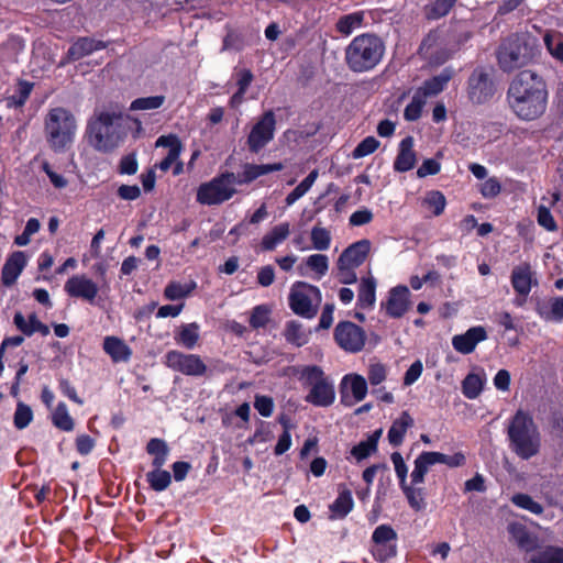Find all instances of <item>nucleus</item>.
<instances>
[{"instance_id": "obj_1", "label": "nucleus", "mask_w": 563, "mask_h": 563, "mask_svg": "<svg viewBox=\"0 0 563 563\" xmlns=\"http://www.w3.org/2000/svg\"><path fill=\"white\" fill-rule=\"evenodd\" d=\"M547 85L531 69L520 71L510 82L507 99L515 114L522 120L539 118L547 107Z\"/></svg>"}, {"instance_id": "obj_4", "label": "nucleus", "mask_w": 563, "mask_h": 563, "mask_svg": "<svg viewBox=\"0 0 563 563\" xmlns=\"http://www.w3.org/2000/svg\"><path fill=\"white\" fill-rule=\"evenodd\" d=\"M121 110L100 112L87 126L89 143L99 152L110 153L122 140L120 134Z\"/></svg>"}, {"instance_id": "obj_49", "label": "nucleus", "mask_w": 563, "mask_h": 563, "mask_svg": "<svg viewBox=\"0 0 563 563\" xmlns=\"http://www.w3.org/2000/svg\"><path fill=\"white\" fill-rule=\"evenodd\" d=\"M424 101L416 93L411 102L406 107L404 117L407 121H416L420 118Z\"/></svg>"}, {"instance_id": "obj_14", "label": "nucleus", "mask_w": 563, "mask_h": 563, "mask_svg": "<svg viewBox=\"0 0 563 563\" xmlns=\"http://www.w3.org/2000/svg\"><path fill=\"white\" fill-rule=\"evenodd\" d=\"M369 251V240L363 239L351 244L339 256L336 262L338 269H345L347 267H358L364 263Z\"/></svg>"}, {"instance_id": "obj_7", "label": "nucleus", "mask_w": 563, "mask_h": 563, "mask_svg": "<svg viewBox=\"0 0 563 563\" xmlns=\"http://www.w3.org/2000/svg\"><path fill=\"white\" fill-rule=\"evenodd\" d=\"M309 294L316 296L318 303L321 301V292L318 287L305 282L295 283L289 295V305L296 314L311 319L318 312V305L312 306Z\"/></svg>"}, {"instance_id": "obj_53", "label": "nucleus", "mask_w": 563, "mask_h": 563, "mask_svg": "<svg viewBox=\"0 0 563 563\" xmlns=\"http://www.w3.org/2000/svg\"><path fill=\"white\" fill-rule=\"evenodd\" d=\"M401 488H402L406 497L408 498L409 504L413 508L419 509L423 501L422 489L420 487H411L406 484L401 485Z\"/></svg>"}, {"instance_id": "obj_30", "label": "nucleus", "mask_w": 563, "mask_h": 563, "mask_svg": "<svg viewBox=\"0 0 563 563\" xmlns=\"http://www.w3.org/2000/svg\"><path fill=\"white\" fill-rule=\"evenodd\" d=\"M353 507L352 493L347 488H343L335 501L330 506L331 517H345Z\"/></svg>"}, {"instance_id": "obj_5", "label": "nucleus", "mask_w": 563, "mask_h": 563, "mask_svg": "<svg viewBox=\"0 0 563 563\" xmlns=\"http://www.w3.org/2000/svg\"><path fill=\"white\" fill-rule=\"evenodd\" d=\"M385 45L374 34L356 36L345 49V59L351 70L362 73L374 68L382 59Z\"/></svg>"}, {"instance_id": "obj_54", "label": "nucleus", "mask_w": 563, "mask_h": 563, "mask_svg": "<svg viewBox=\"0 0 563 563\" xmlns=\"http://www.w3.org/2000/svg\"><path fill=\"white\" fill-rule=\"evenodd\" d=\"M188 294H190V288H185V286L179 283H170L164 291L165 297L170 300L181 299Z\"/></svg>"}, {"instance_id": "obj_38", "label": "nucleus", "mask_w": 563, "mask_h": 563, "mask_svg": "<svg viewBox=\"0 0 563 563\" xmlns=\"http://www.w3.org/2000/svg\"><path fill=\"white\" fill-rule=\"evenodd\" d=\"M53 423L56 428L63 431H71L74 429V420L68 415L66 405L64 402L58 404L53 413Z\"/></svg>"}, {"instance_id": "obj_39", "label": "nucleus", "mask_w": 563, "mask_h": 563, "mask_svg": "<svg viewBox=\"0 0 563 563\" xmlns=\"http://www.w3.org/2000/svg\"><path fill=\"white\" fill-rule=\"evenodd\" d=\"M310 238L316 250L325 251L329 249L331 243V234L328 229L316 225L311 230Z\"/></svg>"}, {"instance_id": "obj_10", "label": "nucleus", "mask_w": 563, "mask_h": 563, "mask_svg": "<svg viewBox=\"0 0 563 563\" xmlns=\"http://www.w3.org/2000/svg\"><path fill=\"white\" fill-rule=\"evenodd\" d=\"M396 530H374L372 536L371 553L379 563H386L397 555Z\"/></svg>"}, {"instance_id": "obj_59", "label": "nucleus", "mask_w": 563, "mask_h": 563, "mask_svg": "<svg viewBox=\"0 0 563 563\" xmlns=\"http://www.w3.org/2000/svg\"><path fill=\"white\" fill-rule=\"evenodd\" d=\"M431 452H422L415 461L413 471L418 474L426 475L430 465H433Z\"/></svg>"}, {"instance_id": "obj_34", "label": "nucleus", "mask_w": 563, "mask_h": 563, "mask_svg": "<svg viewBox=\"0 0 563 563\" xmlns=\"http://www.w3.org/2000/svg\"><path fill=\"white\" fill-rule=\"evenodd\" d=\"M484 380L476 374H468L462 382V391L468 399H475L483 390Z\"/></svg>"}, {"instance_id": "obj_23", "label": "nucleus", "mask_w": 563, "mask_h": 563, "mask_svg": "<svg viewBox=\"0 0 563 563\" xmlns=\"http://www.w3.org/2000/svg\"><path fill=\"white\" fill-rule=\"evenodd\" d=\"M347 380H351V391L355 401H361L365 398L367 393V384L363 376L354 374L347 375L343 378L341 384L342 402L351 406L353 402L349 399V396L344 394Z\"/></svg>"}, {"instance_id": "obj_42", "label": "nucleus", "mask_w": 563, "mask_h": 563, "mask_svg": "<svg viewBox=\"0 0 563 563\" xmlns=\"http://www.w3.org/2000/svg\"><path fill=\"white\" fill-rule=\"evenodd\" d=\"M32 419H33V411H32L31 407L23 402H18L16 409L14 412V417H13V422H14L15 428H18L20 430L24 429L25 427L29 426V423L32 421Z\"/></svg>"}, {"instance_id": "obj_44", "label": "nucleus", "mask_w": 563, "mask_h": 563, "mask_svg": "<svg viewBox=\"0 0 563 563\" xmlns=\"http://www.w3.org/2000/svg\"><path fill=\"white\" fill-rule=\"evenodd\" d=\"M271 309L265 305L256 306L250 317V324L254 329L263 328L269 321Z\"/></svg>"}, {"instance_id": "obj_29", "label": "nucleus", "mask_w": 563, "mask_h": 563, "mask_svg": "<svg viewBox=\"0 0 563 563\" xmlns=\"http://www.w3.org/2000/svg\"><path fill=\"white\" fill-rule=\"evenodd\" d=\"M289 235V223H282L264 235L261 246L264 251H273L278 243Z\"/></svg>"}, {"instance_id": "obj_56", "label": "nucleus", "mask_w": 563, "mask_h": 563, "mask_svg": "<svg viewBox=\"0 0 563 563\" xmlns=\"http://www.w3.org/2000/svg\"><path fill=\"white\" fill-rule=\"evenodd\" d=\"M254 407L263 417H269L273 412L274 402L268 396H256Z\"/></svg>"}, {"instance_id": "obj_33", "label": "nucleus", "mask_w": 563, "mask_h": 563, "mask_svg": "<svg viewBox=\"0 0 563 563\" xmlns=\"http://www.w3.org/2000/svg\"><path fill=\"white\" fill-rule=\"evenodd\" d=\"M537 311L545 320L561 321L563 319V297L552 298L550 310L547 305L538 302Z\"/></svg>"}, {"instance_id": "obj_61", "label": "nucleus", "mask_w": 563, "mask_h": 563, "mask_svg": "<svg viewBox=\"0 0 563 563\" xmlns=\"http://www.w3.org/2000/svg\"><path fill=\"white\" fill-rule=\"evenodd\" d=\"M386 378V369L383 364H372L368 369V380L372 385H378Z\"/></svg>"}, {"instance_id": "obj_13", "label": "nucleus", "mask_w": 563, "mask_h": 563, "mask_svg": "<svg viewBox=\"0 0 563 563\" xmlns=\"http://www.w3.org/2000/svg\"><path fill=\"white\" fill-rule=\"evenodd\" d=\"M275 115L272 110L266 111L260 121L253 126L249 137L247 144L250 151L258 153L274 136L275 130Z\"/></svg>"}, {"instance_id": "obj_37", "label": "nucleus", "mask_w": 563, "mask_h": 563, "mask_svg": "<svg viewBox=\"0 0 563 563\" xmlns=\"http://www.w3.org/2000/svg\"><path fill=\"white\" fill-rule=\"evenodd\" d=\"M543 40L549 53L563 62V35L559 32H548Z\"/></svg>"}, {"instance_id": "obj_64", "label": "nucleus", "mask_w": 563, "mask_h": 563, "mask_svg": "<svg viewBox=\"0 0 563 563\" xmlns=\"http://www.w3.org/2000/svg\"><path fill=\"white\" fill-rule=\"evenodd\" d=\"M141 189L139 186L121 185L118 188V196L123 200H135L140 197Z\"/></svg>"}, {"instance_id": "obj_48", "label": "nucleus", "mask_w": 563, "mask_h": 563, "mask_svg": "<svg viewBox=\"0 0 563 563\" xmlns=\"http://www.w3.org/2000/svg\"><path fill=\"white\" fill-rule=\"evenodd\" d=\"M379 146V142L374 136L365 137L353 151V157L360 158L372 154Z\"/></svg>"}, {"instance_id": "obj_8", "label": "nucleus", "mask_w": 563, "mask_h": 563, "mask_svg": "<svg viewBox=\"0 0 563 563\" xmlns=\"http://www.w3.org/2000/svg\"><path fill=\"white\" fill-rule=\"evenodd\" d=\"M496 91L492 76L483 68H476L467 81V97L474 104H483L493 98Z\"/></svg>"}, {"instance_id": "obj_46", "label": "nucleus", "mask_w": 563, "mask_h": 563, "mask_svg": "<svg viewBox=\"0 0 563 563\" xmlns=\"http://www.w3.org/2000/svg\"><path fill=\"white\" fill-rule=\"evenodd\" d=\"M424 203L434 209V216H440L444 211L446 200L441 191L432 190L427 194Z\"/></svg>"}, {"instance_id": "obj_21", "label": "nucleus", "mask_w": 563, "mask_h": 563, "mask_svg": "<svg viewBox=\"0 0 563 563\" xmlns=\"http://www.w3.org/2000/svg\"><path fill=\"white\" fill-rule=\"evenodd\" d=\"M306 400L316 406H330L334 400V389L332 384H330L328 379L319 380L311 387Z\"/></svg>"}, {"instance_id": "obj_2", "label": "nucleus", "mask_w": 563, "mask_h": 563, "mask_svg": "<svg viewBox=\"0 0 563 563\" xmlns=\"http://www.w3.org/2000/svg\"><path fill=\"white\" fill-rule=\"evenodd\" d=\"M499 68L504 73L530 65L539 55V45L529 33H515L504 38L496 52Z\"/></svg>"}, {"instance_id": "obj_57", "label": "nucleus", "mask_w": 563, "mask_h": 563, "mask_svg": "<svg viewBox=\"0 0 563 563\" xmlns=\"http://www.w3.org/2000/svg\"><path fill=\"white\" fill-rule=\"evenodd\" d=\"M119 172L126 175H134L137 172V161L135 154L132 153L121 158Z\"/></svg>"}, {"instance_id": "obj_60", "label": "nucleus", "mask_w": 563, "mask_h": 563, "mask_svg": "<svg viewBox=\"0 0 563 563\" xmlns=\"http://www.w3.org/2000/svg\"><path fill=\"white\" fill-rule=\"evenodd\" d=\"M390 457L395 465L397 476L399 477L400 485L406 484L408 468L404 462L401 454L399 452H394Z\"/></svg>"}, {"instance_id": "obj_45", "label": "nucleus", "mask_w": 563, "mask_h": 563, "mask_svg": "<svg viewBox=\"0 0 563 563\" xmlns=\"http://www.w3.org/2000/svg\"><path fill=\"white\" fill-rule=\"evenodd\" d=\"M199 338L198 325L196 323H189L181 327L179 333V341L187 347L192 349Z\"/></svg>"}, {"instance_id": "obj_20", "label": "nucleus", "mask_w": 563, "mask_h": 563, "mask_svg": "<svg viewBox=\"0 0 563 563\" xmlns=\"http://www.w3.org/2000/svg\"><path fill=\"white\" fill-rule=\"evenodd\" d=\"M413 137L407 136L399 144V153L395 159L394 168L396 172L405 173L412 169L417 163L413 151Z\"/></svg>"}, {"instance_id": "obj_32", "label": "nucleus", "mask_w": 563, "mask_h": 563, "mask_svg": "<svg viewBox=\"0 0 563 563\" xmlns=\"http://www.w3.org/2000/svg\"><path fill=\"white\" fill-rule=\"evenodd\" d=\"M376 282L373 277L363 278L358 290V305L362 308L372 307L375 302Z\"/></svg>"}, {"instance_id": "obj_41", "label": "nucleus", "mask_w": 563, "mask_h": 563, "mask_svg": "<svg viewBox=\"0 0 563 563\" xmlns=\"http://www.w3.org/2000/svg\"><path fill=\"white\" fill-rule=\"evenodd\" d=\"M146 476L151 487L156 492L167 488L172 481L170 474L167 471L155 470L147 473Z\"/></svg>"}, {"instance_id": "obj_28", "label": "nucleus", "mask_w": 563, "mask_h": 563, "mask_svg": "<svg viewBox=\"0 0 563 563\" xmlns=\"http://www.w3.org/2000/svg\"><path fill=\"white\" fill-rule=\"evenodd\" d=\"M383 433L382 429L374 431L366 441H361L358 444L354 445L351 450V454L357 460H364L368 457L372 453L376 452L377 443Z\"/></svg>"}, {"instance_id": "obj_17", "label": "nucleus", "mask_w": 563, "mask_h": 563, "mask_svg": "<svg viewBox=\"0 0 563 563\" xmlns=\"http://www.w3.org/2000/svg\"><path fill=\"white\" fill-rule=\"evenodd\" d=\"M65 290L70 297L92 301L98 294V286L84 275L73 276L65 284Z\"/></svg>"}, {"instance_id": "obj_47", "label": "nucleus", "mask_w": 563, "mask_h": 563, "mask_svg": "<svg viewBox=\"0 0 563 563\" xmlns=\"http://www.w3.org/2000/svg\"><path fill=\"white\" fill-rule=\"evenodd\" d=\"M431 456L435 463H442L450 467L462 466L465 463V456L462 453H455L454 455H445L440 452H431Z\"/></svg>"}, {"instance_id": "obj_55", "label": "nucleus", "mask_w": 563, "mask_h": 563, "mask_svg": "<svg viewBox=\"0 0 563 563\" xmlns=\"http://www.w3.org/2000/svg\"><path fill=\"white\" fill-rule=\"evenodd\" d=\"M538 223L549 231H555L558 229L550 210L543 206H540L538 209Z\"/></svg>"}, {"instance_id": "obj_3", "label": "nucleus", "mask_w": 563, "mask_h": 563, "mask_svg": "<svg viewBox=\"0 0 563 563\" xmlns=\"http://www.w3.org/2000/svg\"><path fill=\"white\" fill-rule=\"evenodd\" d=\"M510 449L522 460H529L540 452L541 435L533 418L518 410L507 428Z\"/></svg>"}, {"instance_id": "obj_40", "label": "nucleus", "mask_w": 563, "mask_h": 563, "mask_svg": "<svg viewBox=\"0 0 563 563\" xmlns=\"http://www.w3.org/2000/svg\"><path fill=\"white\" fill-rule=\"evenodd\" d=\"M363 18V12H355L343 15L339 19L336 23V29L340 33L349 35L354 27L361 25Z\"/></svg>"}, {"instance_id": "obj_43", "label": "nucleus", "mask_w": 563, "mask_h": 563, "mask_svg": "<svg viewBox=\"0 0 563 563\" xmlns=\"http://www.w3.org/2000/svg\"><path fill=\"white\" fill-rule=\"evenodd\" d=\"M164 96H151L137 98L131 103V110H152L157 109L164 103Z\"/></svg>"}, {"instance_id": "obj_26", "label": "nucleus", "mask_w": 563, "mask_h": 563, "mask_svg": "<svg viewBox=\"0 0 563 563\" xmlns=\"http://www.w3.org/2000/svg\"><path fill=\"white\" fill-rule=\"evenodd\" d=\"M103 349L114 362L128 361L131 355L130 347L117 336H107Z\"/></svg>"}, {"instance_id": "obj_11", "label": "nucleus", "mask_w": 563, "mask_h": 563, "mask_svg": "<svg viewBox=\"0 0 563 563\" xmlns=\"http://www.w3.org/2000/svg\"><path fill=\"white\" fill-rule=\"evenodd\" d=\"M166 364L174 371H178L189 376H202L208 369L199 355L184 354L178 351H170L167 353Z\"/></svg>"}, {"instance_id": "obj_15", "label": "nucleus", "mask_w": 563, "mask_h": 563, "mask_svg": "<svg viewBox=\"0 0 563 563\" xmlns=\"http://www.w3.org/2000/svg\"><path fill=\"white\" fill-rule=\"evenodd\" d=\"M409 289L407 286H396L390 289L389 297L384 305L388 316L401 318L410 307Z\"/></svg>"}, {"instance_id": "obj_12", "label": "nucleus", "mask_w": 563, "mask_h": 563, "mask_svg": "<svg viewBox=\"0 0 563 563\" xmlns=\"http://www.w3.org/2000/svg\"><path fill=\"white\" fill-rule=\"evenodd\" d=\"M236 192L234 187L224 186L217 177L198 187L197 201L201 205H220Z\"/></svg>"}, {"instance_id": "obj_31", "label": "nucleus", "mask_w": 563, "mask_h": 563, "mask_svg": "<svg viewBox=\"0 0 563 563\" xmlns=\"http://www.w3.org/2000/svg\"><path fill=\"white\" fill-rule=\"evenodd\" d=\"M529 563H563V549L545 547L529 559Z\"/></svg>"}, {"instance_id": "obj_9", "label": "nucleus", "mask_w": 563, "mask_h": 563, "mask_svg": "<svg viewBox=\"0 0 563 563\" xmlns=\"http://www.w3.org/2000/svg\"><path fill=\"white\" fill-rule=\"evenodd\" d=\"M334 339L343 350L356 353L364 347L366 335L361 327L351 321H342L335 327Z\"/></svg>"}, {"instance_id": "obj_25", "label": "nucleus", "mask_w": 563, "mask_h": 563, "mask_svg": "<svg viewBox=\"0 0 563 563\" xmlns=\"http://www.w3.org/2000/svg\"><path fill=\"white\" fill-rule=\"evenodd\" d=\"M510 532L520 550L527 553L543 550V541L540 540L531 530H510Z\"/></svg>"}, {"instance_id": "obj_58", "label": "nucleus", "mask_w": 563, "mask_h": 563, "mask_svg": "<svg viewBox=\"0 0 563 563\" xmlns=\"http://www.w3.org/2000/svg\"><path fill=\"white\" fill-rule=\"evenodd\" d=\"M440 168H441V166H440L439 162H437L433 158H428V159L423 161L421 166L418 168L417 176L419 178H423L428 175H435L440 172Z\"/></svg>"}, {"instance_id": "obj_63", "label": "nucleus", "mask_w": 563, "mask_h": 563, "mask_svg": "<svg viewBox=\"0 0 563 563\" xmlns=\"http://www.w3.org/2000/svg\"><path fill=\"white\" fill-rule=\"evenodd\" d=\"M275 280V271L273 266L266 265L257 273V283L263 287L271 286Z\"/></svg>"}, {"instance_id": "obj_22", "label": "nucleus", "mask_w": 563, "mask_h": 563, "mask_svg": "<svg viewBox=\"0 0 563 563\" xmlns=\"http://www.w3.org/2000/svg\"><path fill=\"white\" fill-rule=\"evenodd\" d=\"M454 71L452 68H444L439 75L426 80L423 86L420 87L417 93H421L423 97L437 96L443 91L446 84L452 79Z\"/></svg>"}, {"instance_id": "obj_50", "label": "nucleus", "mask_w": 563, "mask_h": 563, "mask_svg": "<svg viewBox=\"0 0 563 563\" xmlns=\"http://www.w3.org/2000/svg\"><path fill=\"white\" fill-rule=\"evenodd\" d=\"M512 501L515 505L530 510L533 514H540L542 511V506L536 503L529 495L517 494L512 497Z\"/></svg>"}, {"instance_id": "obj_35", "label": "nucleus", "mask_w": 563, "mask_h": 563, "mask_svg": "<svg viewBox=\"0 0 563 563\" xmlns=\"http://www.w3.org/2000/svg\"><path fill=\"white\" fill-rule=\"evenodd\" d=\"M284 335L287 342L297 346L308 342V335L302 331V325L295 320L287 323Z\"/></svg>"}, {"instance_id": "obj_51", "label": "nucleus", "mask_w": 563, "mask_h": 563, "mask_svg": "<svg viewBox=\"0 0 563 563\" xmlns=\"http://www.w3.org/2000/svg\"><path fill=\"white\" fill-rule=\"evenodd\" d=\"M306 264L320 276L324 275L329 267L328 257L323 254H313L309 256Z\"/></svg>"}, {"instance_id": "obj_18", "label": "nucleus", "mask_w": 563, "mask_h": 563, "mask_svg": "<svg viewBox=\"0 0 563 563\" xmlns=\"http://www.w3.org/2000/svg\"><path fill=\"white\" fill-rule=\"evenodd\" d=\"M26 264L25 254L21 251L13 252L4 263L1 272L2 284L7 287L12 286Z\"/></svg>"}, {"instance_id": "obj_36", "label": "nucleus", "mask_w": 563, "mask_h": 563, "mask_svg": "<svg viewBox=\"0 0 563 563\" xmlns=\"http://www.w3.org/2000/svg\"><path fill=\"white\" fill-rule=\"evenodd\" d=\"M318 177V170L313 169L309 175L286 197L287 206L292 205L299 198H301L313 185Z\"/></svg>"}, {"instance_id": "obj_24", "label": "nucleus", "mask_w": 563, "mask_h": 563, "mask_svg": "<svg viewBox=\"0 0 563 563\" xmlns=\"http://www.w3.org/2000/svg\"><path fill=\"white\" fill-rule=\"evenodd\" d=\"M412 426L413 419L407 411H402L400 417L393 422L388 431L389 443L393 446H399L402 443L407 429Z\"/></svg>"}, {"instance_id": "obj_19", "label": "nucleus", "mask_w": 563, "mask_h": 563, "mask_svg": "<svg viewBox=\"0 0 563 563\" xmlns=\"http://www.w3.org/2000/svg\"><path fill=\"white\" fill-rule=\"evenodd\" d=\"M532 272L529 263L516 266L511 272V285L519 296L527 297L532 286ZM534 284L537 280L534 279Z\"/></svg>"}, {"instance_id": "obj_27", "label": "nucleus", "mask_w": 563, "mask_h": 563, "mask_svg": "<svg viewBox=\"0 0 563 563\" xmlns=\"http://www.w3.org/2000/svg\"><path fill=\"white\" fill-rule=\"evenodd\" d=\"M106 44L92 38L82 37L74 43L69 49L68 55L71 59H80L81 57L92 53L93 51L104 48Z\"/></svg>"}, {"instance_id": "obj_6", "label": "nucleus", "mask_w": 563, "mask_h": 563, "mask_svg": "<svg viewBox=\"0 0 563 563\" xmlns=\"http://www.w3.org/2000/svg\"><path fill=\"white\" fill-rule=\"evenodd\" d=\"M76 130L74 115L64 108L52 109L45 120L47 141L55 151H63L71 143Z\"/></svg>"}, {"instance_id": "obj_16", "label": "nucleus", "mask_w": 563, "mask_h": 563, "mask_svg": "<svg viewBox=\"0 0 563 563\" xmlns=\"http://www.w3.org/2000/svg\"><path fill=\"white\" fill-rule=\"evenodd\" d=\"M487 339V332L485 328L478 325L470 328L465 333L454 335L452 339L453 347L462 353L470 354L472 353L477 343L485 341Z\"/></svg>"}, {"instance_id": "obj_62", "label": "nucleus", "mask_w": 563, "mask_h": 563, "mask_svg": "<svg viewBox=\"0 0 563 563\" xmlns=\"http://www.w3.org/2000/svg\"><path fill=\"white\" fill-rule=\"evenodd\" d=\"M372 219V211L368 209H362L352 213L350 217V224L353 227H360L369 223Z\"/></svg>"}, {"instance_id": "obj_52", "label": "nucleus", "mask_w": 563, "mask_h": 563, "mask_svg": "<svg viewBox=\"0 0 563 563\" xmlns=\"http://www.w3.org/2000/svg\"><path fill=\"white\" fill-rule=\"evenodd\" d=\"M456 0H435L428 14L431 19H438L445 15L454 5Z\"/></svg>"}]
</instances>
